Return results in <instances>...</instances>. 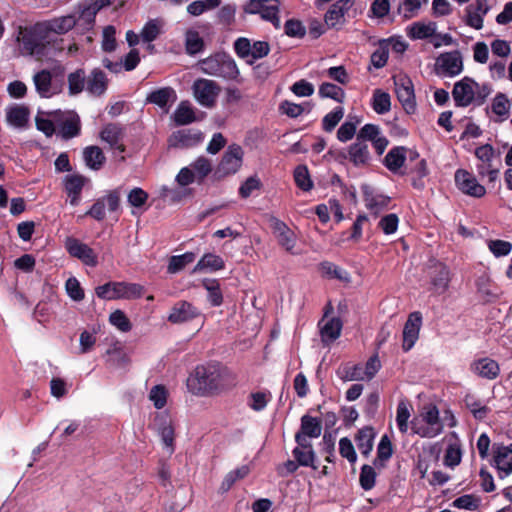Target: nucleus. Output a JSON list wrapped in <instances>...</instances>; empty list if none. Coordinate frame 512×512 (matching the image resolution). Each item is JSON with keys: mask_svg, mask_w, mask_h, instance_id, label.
Listing matches in <instances>:
<instances>
[{"mask_svg": "<svg viewBox=\"0 0 512 512\" xmlns=\"http://www.w3.org/2000/svg\"><path fill=\"white\" fill-rule=\"evenodd\" d=\"M85 72L83 69H77L76 71L68 75V89L70 95H77L84 90L85 87Z\"/></svg>", "mask_w": 512, "mask_h": 512, "instance_id": "6e6d98bb", "label": "nucleus"}, {"mask_svg": "<svg viewBox=\"0 0 512 512\" xmlns=\"http://www.w3.org/2000/svg\"><path fill=\"white\" fill-rule=\"evenodd\" d=\"M205 49V42L199 32L188 29L185 32V51L188 55L194 56Z\"/></svg>", "mask_w": 512, "mask_h": 512, "instance_id": "a19ab883", "label": "nucleus"}, {"mask_svg": "<svg viewBox=\"0 0 512 512\" xmlns=\"http://www.w3.org/2000/svg\"><path fill=\"white\" fill-rule=\"evenodd\" d=\"M168 390L162 385L158 384L151 388L149 399L153 402L156 409H162L167 404Z\"/></svg>", "mask_w": 512, "mask_h": 512, "instance_id": "680f3d73", "label": "nucleus"}, {"mask_svg": "<svg viewBox=\"0 0 512 512\" xmlns=\"http://www.w3.org/2000/svg\"><path fill=\"white\" fill-rule=\"evenodd\" d=\"M475 86H478V82L469 76L454 84L452 97L456 107H468L471 104L476 106Z\"/></svg>", "mask_w": 512, "mask_h": 512, "instance_id": "1a4fd4ad", "label": "nucleus"}, {"mask_svg": "<svg viewBox=\"0 0 512 512\" xmlns=\"http://www.w3.org/2000/svg\"><path fill=\"white\" fill-rule=\"evenodd\" d=\"M230 376L231 371L219 362L197 365L187 378V388L197 396L216 395L227 387Z\"/></svg>", "mask_w": 512, "mask_h": 512, "instance_id": "f257e3e1", "label": "nucleus"}, {"mask_svg": "<svg viewBox=\"0 0 512 512\" xmlns=\"http://www.w3.org/2000/svg\"><path fill=\"white\" fill-rule=\"evenodd\" d=\"M492 112L501 118V121L505 120L508 116L510 109V102L504 93H497L493 99Z\"/></svg>", "mask_w": 512, "mask_h": 512, "instance_id": "4d7b16f0", "label": "nucleus"}, {"mask_svg": "<svg viewBox=\"0 0 512 512\" xmlns=\"http://www.w3.org/2000/svg\"><path fill=\"white\" fill-rule=\"evenodd\" d=\"M172 117L177 126L188 125L196 120L195 112L188 101L180 102Z\"/></svg>", "mask_w": 512, "mask_h": 512, "instance_id": "79ce46f5", "label": "nucleus"}, {"mask_svg": "<svg viewBox=\"0 0 512 512\" xmlns=\"http://www.w3.org/2000/svg\"><path fill=\"white\" fill-rule=\"evenodd\" d=\"M455 184L464 194L481 198L486 194V189L479 184L476 177L465 169H458L455 172Z\"/></svg>", "mask_w": 512, "mask_h": 512, "instance_id": "2eb2a0df", "label": "nucleus"}, {"mask_svg": "<svg viewBox=\"0 0 512 512\" xmlns=\"http://www.w3.org/2000/svg\"><path fill=\"white\" fill-rule=\"evenodd\" d=\"M470 370L477 376L488 380H494L500 374L499 364L489 357L474 360L470 364Z\"/></svg>", "mask_w": 512, "mask_h": 512, "instance_id": "bb28decb", "label": "nucleus"}, {"mask_svg": "<svg viewBox=\"0 0 512 512\" xmlns=\"http://www.w3.org/2000/svg\"><path fill=\"white\" fill-rule=\"evenodd\" d=\"M356 140L363 141L366 143L370 141L377 155H382L386 150L389 140L381 135V131L378 125L365 124L357 133Z\"/></svg>", "mask_w": 512, "mask_h": 512, "instance_id": "f3484780", "label": "nucleus"}, {"mask_svg": "<svg viewBox=\"0 0 512 512\" xmlns=\"http://www.w3.org/2000/svg\"><path fill=\"white\" fill-rule=\"evenodd\" d=\"M422 325V314L415 311L409 314L403 328L402 349L404 352L410 351L419 338V332Z\"/></svg>", "mask_w": 512, "mask_h": 512, "instance_id": "a211bd4d", "label": "nucleus"}, {"mask_svg": "<svg viewBox=\"0 0 512 512\" xmlns=\"http://www.w3.org/2000/svg\"><path fill=\"white\" fill-rule=\"evenodd\" d=\"M464 403L476 420L485 419L490 412L489 407L482 405L481 402L472 394H467L465 396Z\"/></svg>", "mask_w": 512, "mask_h": 512, "instance_id": "3c124183", "label": "nucleus"}, {"mask_svg": "<svg viewBox=\"0 0 512 512\" xmlns=\"http://www.w3.org/2000/svg\"><path fill=\"white\" fill-rule=\"evenodd\" d=\"M294 181L299 189L308 192L313 188L309 170L306 165H298L294 170Z\"/></svg>", "mask_w": 512, "mask_h": 512, "instance_id": "5fc2aeb1", "label": "nucleus"}, {"mask_svg": "<svg viewBox=\"0 0 512 512\" xmlns=\"http://www.w3.org/2000/svg\"><path fill=\"white\" fill-rule=\"evenodd\" d=\"M393 79L398 101L407 114H413L416 111V99L412 80L406 75H400Z\"/></svg>", "mask_w": 512, "mask_h": 512, "instance_id": "9d476101", "label": "nucleus"}, {"mask_svg": "<svg viewBox=\"0 0 512 512\" xmlns=\"http://www.w3.org/2000/svg\"><path fill=\"white\" fill-rule=\"evenodd\" d=\"M30 111L24 105H14L7 110L6 118L9 124L17 128H23L29 121Z\"/></svg>", "mask_w": 512, "mask_h": 512, "instance_id": "f704fd0d", "label": "nucleus"}, {"mask_svg": "<svg viewBox=\"0 0 512 512\" xmlns=\"http://www.w3.org/2000/svg\"><path fill=\"white\" fill-rule=\"evenodd\" d=\"M480 499L473 494L462 495L453 500L451 506L458 509L477 510L479 507Z\"/></svg>", "mask_w": 512, "mask_h": 512, "instance_id": "69168bd1", "label": "nucleus"}, {"mask_svg": "<svg viewBox=\"0 0 512 512\" xmlns=\"http://www.w3.org/2000/svg\"><path fill=\"white\" fill-rule=\"evenodd\" d=\"M65 248L72 257L81 260L85 265L90 267L98 265V257L94 250L78 239L68 237L65 242Z\"/></svg>", "mask_w": 512, "mask_h": 512, "instance_id": "dca6fc26", "label": "nucleus"}, {"mask_svg": "<svg viewBox=\"0 0 512 512\" xmlns=\"http://www.w3.org/2000/svg\"><path fill=\"white\" fill-rule=\"evenodd\" d=\"M475 156L480 163L477 164V172L480 177H488L490 183L495 182L499 175V167L493 165L495 149L490 144H484L475 149Z\"/></svg>", "mask_w": 512, "mask_h": 512, "instance_id": "6e6552de", "label": "nucleus"}, {"mask_svg": "<svg viewBox=\"0 0 512 512\" xmlns=\"http://www.w3.org/2000/svg\"><path fill=\"white\" fill-rule=\"evenodd\" d=\"M145 288L138 283H130L125 281H114V300H135L144 295Z\"/></svg>", "mask_w": 512, "mask_h": 512, "instance_id": "c85d7f7f", "label": "nucleus"}, {"mask_svg": "<svg viewBox=\"0 0 512 512\" xmlns=\"http://www.w3.org/2000/svg\"><path fill=\"white\" fill-rule=\"evenodd\" d=\"M204 139L201 131L195 129H181L170 136L169 143L176 148H190L197 146Z\"/></svg>", "mask_w": 512, "mask_h": 512, "instance_id": "412c9836", "label": "nucleus"}, {"mask_svg": "<svg viewBox=\"0 0 512 512\" xmlns=\"http://www.w3.org/2000/svg\"><path fill=\"white\" fill-rule=\"evenodd\" d=\"M177 100L176 91L170 87H161L147 94L145 102L154 104L164 111H168L169 107Z\"/></svg>", "mask_w": 512, "mask_h": 512, "instance_id": "a878e982", "label": "nucleus"}, {"mask_svg": "<svg viewBox=\"0 0 512 512\" xmlns=\"http://www.w3.org/2000/svg\"><path fill=\"white\" fill-rule=\"evenodd\" d=\"M321 421L315 417L305 414L301 417V425L295 434V442H310L309 438H318L321 435Z\"/></svg>", "mask_w": 512, "mask_h": 512, "instance_id": "b1692460", "label": "nucleus"}, {"mask_svg": "<svg viewBox=\"0 0 512 512\" xmlns=\"http://www.w3.org/2000/svg\"><path fill=\"white\" fill-rule=\"evenodd\" d=\"M48 116L54 117L58 135L64 140H69L80 135L81 121L76 112H62L60 110L48 113Z\"/></svg>", "mask_w": 512, "mask_h": 512, "instance_id": "0eeeda50", "label": "nucleus"}, {"mask_svg": "<svg viewBox=\"0 0 512 512\" xmlns=\"http://www.w3.org/2000/svg\"><path fill=\"white\" fill-rule=\"evenodd\" d=\"M34 85L38 94L43 98H49L54 93L51 91L52 74L49 70L43 69L33 76Z\"/></svg>", "mask_w": 512, "mask_h": 512, "instance_id": "4c0bfd02", "label": "nucleus"}, {"mask_svg": "<svg viewBox=\"0 0 512 512\" xmlns=\"http://www.w3.org/2000/svg\"><path fill=\"white\" fill-rule=\"evenodd\" d=\"M271 229L278 244L287 252H292L296 245L294 232L283 221L275 217L271 219Z\"/></svg>", "mask_w": 512, "mask_h": 512, "instance_id": "4be33fe9", "label": "nucleus"}, {"mask_svg": "<svg viewBox=\"0 0 512 512\" xmlns=\"http://www.w3.org/2000/svg\"><path fill=\"white\" fill-rule=\"evenodd\" d=\"M319 270L324 277L328 279H337L344 282L350 281L349 273L329 261H323L319 264Z\"/></svg>", "mask_w": 512, "mask_h": 512, "instance_id": "37998d69", "label": "nucleus"}, {"mask_svg": "<svg viewBox=\"0 0 512 512\" xmlns=\"http://www.w3.org/2000/svg\"><path fill=\"white\" fill-rule=\"evenodd\" d=\"M344 116V109L341 106L335 107L322 119V128L326 132H332Z\"/></svg>", "mask_w": 512, "mask_h": 512, "instance_id": "bf43d9fd", "label": "nucleus"}, {"mask_svg": "<svg viewBox=\"0 0 512 512\" xmlns=\"http://www.w3.org/2000/svg\"><path fill=\"white\" fill-rule=\"evenodd\" d=\"M388 41L386 39L380 40L379 47L371 54V64L377 69L383 68L387 64L389 58Z\"/></svg>", "mask_w": 512, "mask_h": 512, "instance_id": "864d4df0", "label": "nucleus"}, {"mask_svg": "<svg viewBox=\"0 0 512 512\" xmlns=\"http://www.w3.org/2000/svg\"><path fill=\"white\" fill-rule=\"evenodd\" d=\"M244 151L238 144H231L224 152L220 162L214 169L213 179L220 181L236 174L243 164Z\"/></svg>", "mask_w": 512, "mask_h": 512, "instance_id": "39448f33", "label": "nucleus"}, {"mask_svg": "<svg viewBox=\"0 0 512 512\" xmlns=\"http://www.w3.org/2000/svg\"><path fill=\"white\" fill-rule=\"evenodd\" d=\"M100 137L107 143L122 141L124 129L119 124L109 123L100 132Z\"/></svg>", "mask_w": 512, "mask_h": 512, "instance_id": "13d9d810", "label": "nucleus"}, {"mask_svg": "<svg viewBox=\"0 0 512 512\" xmlns=\"http://www.w3.org/2000/svg\"><path fill=\"white\" fill-rule=\"evenodd\" d=\"M463 68L462 55L458 50L442 53L436 60V73L440 76L455 77Z\"/></svg>", "mask_w": 512, "mask_h": 512, "instance_id": "ddd939ff", "label": "nucleus"}, {"mask_svg": "<svg viewBox=\"0 0 512 512\" xmlns=\"http://www.w3.org/2000/svg\"><path fill=\"white\" fill-rule=\"evenodd\" d=\"M16 41L23 56H31L36 60L47 57L49 51H62L63 39L49 38L40 21L30 26H19Z\"/></svg>", "mask_w": 512, "mask_h": 512, "instance_id": "f03ea898", "label": "nucleus"}, {"mask_svg": "<svg viewBox=\"0 0 512 512\" xmlns=\"http://www.w3.org/2000/svg\"><path fill=\"white\" fill-rule=\"evenodd\" d=\"M375 438L374 429L370 426H365L358 430L355 441L358 449L364 456H368L373 449Z\"/></svg>", "mask_w": 512, "mask_h": 512, "instance_id": "c9c22d12", "label": "nucleus"}, {"mask_svg": "<svg viewBox=\"0 0 512 512\" xmlns=\"http://www.w3.org/2000/svg\"><path fill=\"white\" fill-rule=\"evenodd\" d=\"M428 277L430 280V290L438 295L444 294L451 281V272L449 267L440 262L435 261L428 267Z\"/></svg>", "mask_w": 512, "mask_h": 512, "instance_id": "f8f14e48", "label": "nucleus"}, {"mask_svg": "<svg viewBox=\"0 0 512 512\" xmlns=\"http://www.w3.org/2000/svg\"><path fill=\"white\" fill-rule=\"evenodd\" d=\"M116 29L113 25L104 27L102 34V50L107 53L114 52L117 48Z\"/></svg>", "mask_w": 512, "mask_h": 512, "instance_id": "e2e57ef3", "label": "nucleus"}, {"mask_svg": "<svg viewBox=\"0 0 512 512\" xmlns=\"http://www.w3.org/2000/svg\"><path fill=\"white\" fill-rule=\"evenodd\" d=\"M159 420L158 433L164 445L170 449V453H173L175 431L172 422L165 416L160 417Z\"/></svg>", "mask_w": 512, "mask_h": 512, "instance_id": "c03bdc74", "label": "nucleus"}, {"mask_svg": "<svg viewBox=\"0 0 512 512\" xmlns=\"http://www.w3.org/2000/svg\"><path fill=\"white\" fill-rule=\"evenodd\" d=\"M40 23L48 37L53 38L52 34L64 35L71 31L77 24V18L75 15L68 14L40 21Z\"/></svg>", "mask_w": 512, "mask_h": 512, "instance_id": "6ab92c4d", "label": "nucleus"}, {"mask_svg": "<svg viewBox=\"0 0 512 512\" xmlns=\"http://www.w3.org/2000/svg\"><path fill=\"white\" fill-rule=\"evenodd\" d=\"M372 108L377 114L380 115L389 112L391 109L390 95L381 89L374 90L372 97Z\"/></svg>", "mask_w": 512, "mask_h": 512, "instance_id": "8fccbe9b", "label": "nucleus"}, {"mask_svg": "<svg viewBox=\"0 0 512 512\" xmlns=\"http://www.w3.org/2000/svg\"><path fill=\"white\" fill-rule=\"evenodd\" d=\"M211 173H214L211 160L205 156H199L189 166L180 169L176 175V182L182 187L194 182L200 185Z\"/></svg>", "mask_w": 512, "mask_h": 512, "instance_id": "20e7f679", "label": "nucleus"}, {"mask_svg": "<svg viewBox=\"0 0 512 512\" xmlns=\"http://www.w3.org/2000/svg\"><path fill=\"white\" fill-rule=\"evenodd\" d=\"M406 151L403 146L393 147L384 157L383 164L389 171L397 172L406 161Z\"/></svg>", "mask_w": 512, "mask_h": 512, "instance_id": "72a5a7b5", "label": "nucleus"}, {"mask_svg": "<svg viewBox=\"0 0 512 512\" xmlns=\"http://www.w3.org/2000/svg\"><path fill=\"white\" fill-rule=\"evenodd\" d=\"M202 286L208 292V301L211 306L218 307L223 303V294L220 288V284L216 279H204Z\"/></svg>", "mask_w": 512, "mask_h": 512, "instance_id": "de8ad7c7", "label": "nucleus"}, {"mask_svg": "<svg viewBox=\"0 0 512 512\" xmlns=\"http://www.w3.org/2000/svg\"><path fill=\"white\" fill-rule=\"evenodd\" d=\"M297 446L292 450L294 459L300 466L310 467L314 470L318 469L316 464V454L313 450L311 442H296Z\"/></svg>", "mask_w": 512, "mask_h": 512, "instance_id": "cd10ccee", "label": "nucleus"}, {"mask_svg": "<svg viewBox=\"0 0 512 512\" xmlns=\"http://www.w3.org/2000/svg\"><path fill=\"white\" fill-rule=\"evenodd\" d=\"M494 463L498 469L500 478L512 473V443L508 446L503 444L493 445Z\"/></svg>", "mask_w": 512, "mask_h": 512, "instance_id": "aec40b11", "label": "nucleus"}, {"mask_svg": "<svg viewBox=\"0 0 512 512\" xmlns=\"http://www.w3.org/2000/svg\"><path fill=\"white\" fill-rule=\"evenodd\" d=\"M436 34V23L430 22L424 24L422 22H415L411 25L408 36L411 39H427Z\"/></svg>", "mask_w": 512, "mask_h": 512, "instance_id": "49530a36", "label": "nucleus"}, {"mask_svg": "<svg viewBox=\"0 0 512 512\" xmlns=\"http://www.w3.org/2000/svg\"><path fill=\"white\" fill-rule=\"evenodd\" d=\"M318 94L321 98H330L338 103H343L345 100V91L330 82H324L319 86Z\"/></svg>", "mask_w": 512, "mask_h": 512, "instance_id": "603ef678", "label": "nucleus"}, {"mask_svg": "<svg viewBox=\"0 0 512 512\" xmlns=\"http://www.w3.org/2000/svg\"><path fill=\"white\" fill-rule=\"evenodd\" d=\"M203 73L223 78L225 80H238L240 71L235 60L225 52H217L199 61Z\"/></svg>", "mask_w": 512, "mask_h": 512, "instance_id": "7ed1b4c3", "label": "nucleus"}, {"mask_svg": "<svg viewBox=\"0 0 512 512\" xmlns=\"http://www.w3.org/2000/svg\"><path fill=\"white\" fill-rule=\"evenodd\" d=\"M351 0H338L333 3L324 16L325 23L328 27H335L344 21V15L352 7Z\"/></svg>", "mask_w": 512, "mask_h": 512, "instance_id": "c756f323", "label": "nucleus"}, {"mask_svg": "<svg viewBox=\"0 0 512 512\" xmlns=\"http://www.w3.org/2000/svg\"><path fill=\"white\" fill-rule=\"evenodd\" d=\"M85 181L86 178L78 174L67 175L64 178L65 192L70 198V204L72 206H77L79 204Z\"/></svg>", "mask_w": 512, "mask_h": 512, "instance_id": "7c9ffc66", "label": "nucleus"}, {"mask_svg": "<svg viewBox=\"0 0 512 512\" xmlns=\"http://www.w3.org/2000/svg\"><path fill=\"white\" fill-rule=\"evenodd\" d=\"M105 203H107L109 212H116L120 208L119 189L110 190L105 197L98 198L85 215L97 221L104 220L106 216Z\"/></svg>", "mask_w": 512, "mask_h": 512, "instance_id": "4468645a", "label": "nucleus"}, {"mask_svg": "<svg viewBox=\"0 0 512 512\" xmlns=\"http://www.w3.org/2000/svg\"><path fill=\"white\" fill-rule=\"evenodd\" d=\"M261 188L262 182L260 179L256 175L250 176L239 187V195L241 198L247 199L255 190H260Z\"/></svg>", "mask_w": 512, "mask_h": 512, "instance_id": "774afa93", "label": "nucleus"}, {"mask_svg": "<svg viewBox=\"0 0 512 512\" xmlns=\"http://www.w3.org/2000/svg\"><path fill=\"white\" fill-rule=\"evenodd\" d=\"M348 158L356 167L367 165L371 159L368 144L356 140L348 148Z\"/></svg>", "mask_w": 512, "mask_h": 512, "instance_id": "2f4dec72", "label": "nucleus"}, {"mask_svg": "<svg viewBox=\"0 0 512 512\" xmlns=\"http://www.w3.org/2000/svg\"><path fill=\"white\" fill-rule=\"evenodd\" d=\"M420 416L427 425L418 426L416 422L412 421L411 429L413 433L422 438H434L442 433L443 424L440 421L439 410L435 405L424 406Z\"/></svg>", "mask_w": 512, "mask_h": 512, "instance_id": "423d86ee", "label": "nucleus"}, {"mask_svg": "<svg viewBox=\"0 0 512 512\" xmlns=\"http://www.w3.org/2000/svg\"><path fill=\"white\" fill-rule=\"evenodd\" d=\"M321 452L325 454V461L334 463L335 456V438L330 432H325L321 442Z\"/></svg>", "mask_w": 512, "mask_h": 512, "instance_id": "0e129e2a", "label": "nucleus"}, {"mask_svg": "<svg viewBox=\"0 0 512 512\" xmlns=\"http://www.w3.org/2000/svg\"><path fill=\"white\" fill-rule=\"evenodd\" d=\"M193 93L197 102L207 108L216 104V99L221 91L220 86L213 80L197 79L193 83Z\"/></svg>", "mask_w": 512, "mask_h": 512, "instance_id": "9b49d317", "label": "nucleus"}, {"mask_svg": "<svg viewBox=\"0 0 512 512\" xmlns=\"http://www.w3.org/2000/svg\"><path fill=\"white\" fill-rule=\"evenodd\" d=\"M200 315V311L192 303L188 301H178L171 309L168 321L173 324L191 321Z\"/></svg>", "mask_w": 512, "mask_h": 512, "instance_id": "5701e85b", "label": "nucleus"}, {"mask_svg": "<svg viewBox=\"0 0 512 512\" xmlns=\"http://www.w3.org/2000/svg\"><path fill=\"white\" fill-rule=\"evenodd\" d=\"M225 268L222 257L213 253H206L193 268V273L202 271H218Z\"/></svg>", "mask_w": 512, "mask_h": 512, "instance_id": "e433bc0d", "label": "nucleus"}, {"mask_svg": "<svg viewBox=\"0 0 512 512\" xmlns=\"http://www.w3.org/2000/svg\"><path fill=\"white\" fill-rule=\"evenodd\" d=\"M196 258L194 252H186L182 255H174L169 259L167 266V272L170 274H176L183 270L188 264L192 263Z\"/></svg>", "mask_w": 512, "mask_h": 512, "instance_id": "09e8293b", "label": "nucleus"}, {"mask_svg": "<svg viewBox=\"0 0 512 512\" xmlns=\"http://www.w3.org/2000/svg\"><path fill=\"white\" fill-rule=\"evenodd\" d=\"M109 321L121 332H129L132 329L131 321L122 310L112 312L109 316Z\"/></svg>", "mask_w": 512, "mask_h": 512, "instance_id": "338daca9", "label": "nucleus"}, {"mask_svg": "<svg viewBox=\"0 0 512 512\" xmlns=\"http://www.w3.org/2000/svg\"><path fill=\"white\" fill-rule=\"evenodd\" d=\"M108 87V79L106 74L99 68L91 71L87 77V91L95 96H101L105 93Z\"/></svg>", "mask_w": 512, "mask_h": 512, "instance_id": "473e14b6", "label": "nucleus"}, {"mask_svg": "<svg viewBox=\"0 0 512 512\" xmlns=\"http://www.w3.org/2000/svg\"><path fill=\"white\" fill-rule=\"evenodd\" d=\"M364 201L366 208L377 216L381 211L386 209L391 201V198L385 195H372L371 193H364Z\"/></svg>", "mask_w": 512, "mask_h": 512, "instance_id": "a18cd8bd", "label": "nucleus"}, {"mask_svg": "<svg viewBox=\"0 0 512 512\" xmlns=\"http://www.w3.org/2000/svg\"><path fill=\"white\" fill-rule=\"evenodd\" d=\"M487 0H476L465 8L466 25L476 30L483 28L484 16L488 13Z\"/></svg>", "mask_w": 512, "mask_h": 512, "instance_id": "393cba45", "label": "nucleus"}, {"mask_svg": "<svg viewBox=\"0 0 512 512\" xmlns=\"http://www.w3.org/2000/svg\"><path fill=\"white\" fill-rule=\"evenodd\" d=\"M83 158L86 165L93 170H99L106 161L102 149L98 146H88L83 151Z\"/></svg>", "mask_w": 512, "mask_h": 512, "instance_id": "ea45409f", "label": "nucleus"}, {"mask_svg": "<svg viewBox=\"0 0 512 512\" xmlns=\"http://www.w3.org/2000/svg\"><path fill=\"white\" fill-rule=\"evenodd\" d=\"M376 472L373 467L368 464H365L361 467L359 483L363 490L369 491L371 490L376 483Z\"/></svg>", "mask_w": 512, "mask_h": 512, "instance_id": "052dcab7", "label": "nucleus"}, {"mask_svg": "<svg viewBox=\"0 0 512 512\" xmlns=\"http://www.w3.org/2000/svg\"><path fill=\"white\" fill-rule=\"evenodd\" d=\"M343 322L340 317H331L320 325V334L323 341H334L341 335Z\"/></svg>", "mask_w": 512, "mask_h": 512, "instance_id": "58836bf2", "label": "nucleus"}]
</instances>
